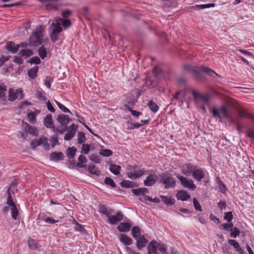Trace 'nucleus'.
Returning a JSON list of instances; mask_svg holds the SVG:
<instances>
[{
    "instance_id": "f257e3e1",
    "label": "nucleus",
    "mask_w": 254,
    "mask_h": 254,
    "mask_svg": "<svg viewBox=\"0 0 254 254\" xmlns=\"http://www.w3.org/2000/svg\"><path fill=\"white\" fill-rule=\"evenodd\" d=\"M184 68L186 70L192 72L196 79L198 80H200L204 78L203 72L209 74L211 73H215L217 76H219L213 70L206 66L193 67L190 65L186 64L184 66Z\"/></svg>"
},
{
    "instance_id": "f03ea898",
    "label": "nucleus",
    "mask_w": 254,
    "mask_h": 254,
    "mask_svg": "<svg viewBox=\"0 0 254 254\" xmlns=\"http://www.w3.org/2000/svg\"><path fill=\"white\" fill-rule=\"evenodd\" d=\"M211 113L214 118L221 120L229 118V111L225 105H223L218 108H213L211 110Z\"/></svg>"
},
{
    "instance_id": "7ed1b4c3",
    "label": "nucleus",
    "mask_w": 254,
    "mask_h": 254,
    "mask_svg": "<svg viewBox=\"0 0 254 254\" xmlns=\"http://www.w3.org/2000/svg\"><path fill=\"white\" fill-rule=\"evenodd\" d=\"M51 27L53 28V29L50 37L51 41L55 43L58 40L59 35L62 32L63 28L58 22L52 23Z\"/></svg>"
},
{
    "instance_id": "20e7f679",
    "label": "nucleus",
    "mask_w": 254,
    "mask_h": 254,
    "mask_svg": "<svg viewBox=\"0 0 254 254\" xmlns=\"http://www.w3.org/2000/svg\"><path fill=\"white\" fill-rule=\"evenodd\" d=\"M128 169L129 171L127 172V175L129 178L132 180H135L144 174L145 171L138 170L136 166H129Z\"/></svg>"
},
{
    "instance_id": "39448f33",
    "label": "nucleus",
    "mask_w": 254,
    "mask_h": 254,
    "mask_svg": "<svg viewBox=\"0 0 254 254\" xmlns=\"http://www.w3.org/2000/svg\"><path fill=\"white\" fill-rule=\"evenodd\" d=\"M176 177L180 181L181 183L184 188L189 189L191 190H194L196 189V186L194 184L193 181L186 177L177 174Z\"/></svg>"
},
{
    "instance_id": "423d86ee",
    "label": "nucleus",
    "mask_w": 254,
    "mask_h": 254,
    "mask_svg": "<svg viewBox=\"0 0 254 254\" xmlns=\"http://www.w3.org/2000/svg\"><path fill=\"white\" fill-rule=\"evenodd\" d=\"M161 179L165 185V189L174 188L176 186V180L172 176H167L166 174L163 173L161 175Z\"/></svg>"
},
{
    "instance_id": "0eeeda50",
    "label": "nucleus",
    "mask_w": 254,
    "mask_h": 254,
    "mask_svg": "<svg viewBox=\"0 0 254 254\" xmlns=\"http://www.w3.org/2000/svg\"><path fill=\"white\" fill-rule=\"evenodd\" d=\"M108 222L111 225H117L124 219V215L121 211H118L116 215L111 214L107 217Z\"/></svg>"
},
{
    "instance_id": "6e6552de",
    "label": "nucleus",
    "mask_w": 254,
    "mask_h": 254,
    "mask_svg": "<svg viewBox=\"0 0 254 254\" xmlns=\"http://www.w3.org/2000/svg\"><path fill=\"white\" fill-rule=\"evenodd\" d=\"M192 94L195 100L199 98L203 103L206 104H209L210 96L208 94H201L194 90L192 91Z\"/></svg>"
},
{
    "instance_id": "1a4fd4ad",
    "label": "nucleus",
    "mask_w": 254,
    "mask_h": 254,
    "mask_svg": "<svg viewBox=\"0 0 254 254\" xmlns=\"http://www.w3.org/2000/svg\"><path fill=\"white\" fill-rule=\"evenodd\" d=\"M158 180V177L156 174H149L144 181V185L145 186L150 187L154 185Z\"/></svg>"
},
{
    "instance_id": "9d476101",
    "label": "nucleus",
    "mask_w": 254,
    "mask_h": 254,
    "mask_svg": "<svg viewBox=\"0 0 254 254\" xmlns=\"http://www.w3.org/2000/svg\"><path fill=\"white\" fill-rule=\"evenodd\" d=\"M204 172L201 169H197L195 166L193 171L192 176L195 180L197 181H200L204 177Z\"/></svg>"
},
{
    "instance_id": "9b49d317",
    "label": "nucleus",
    "mask_w": 254,
    "mask_h": 254,
    "mask_svg": "<svg viewBox=\"0 0 254 254\" xmlns=\"http://www.w3.org/2000/svg\"><path fill=\"white\" fill-rule=\"evenodd\" d=\"M17 93H15L14 90L12 89H10L9 90L8 100L10 101H13L19 97V94L20 93V99L23 98L22 90L21 89H19L17 90Z\"/></svg>"
},
{
    "instance_id": "f8f14e48",
    "label": "nucleus",
    "mask_w": 254,
    "mask_h": 254,
    "mask_svg": "<svg viewBox=\"0 0 254 254\" xmlns=\"http://www.w3.org/2000/svg\"><path fill=\"white\" fill-rule=\"evenodd\" d=\"M195 166L190 164H185L182 166V173L186 176L192 175Z\"/></svg>"
},
{
    "instance_id": "ddd939ff",
    "label": "nucleus",
    "mask_w": 254,
    "mask_h": 254,
    "mask_svg": "<svg viewBox=\"0 0 254 254\" xmlns=\"http://www.w3.org/2000/svg\"><path fill=\"white\" fill-rule=\"evenodd\" d=\"M158 247V243L152 240L147 247V254H155L156 253Z\"/></svg>"
},
{
    "instance_id": "4468645a",
    "label": "nucleus",
    "mask_w": 254,
    "mask_h": 254,
    "mask_svg": "<svg viewBox=\"0 0 254 254\" xmlns=\"http://www.w3.org/2000/svg\"><path fill=\"white\" fill-rule=\"evenodd\" d=\"M58 122L63 126H66L71 120L68 117L64 114H61L57 118Z\"/></svg>"
},
{
    "instance_id": "2eb2a0df",
    "label": "nucleus",
    "mask_w": 254,
    "mask_h": 254,
    "mask_svg": "<svg viewBox=\"0 0 254 254\" xmlns=\"http://www.w3.org/2000/svg\"><path fill=\"white\" fill-rule=\"evenodd\" d=\"M6 49L8 51L13 54L16 53L19 49V45H15L13 42H8L6 44Z\"/></svg>"
},
{
    "instance_id": "dca6fc26",
    "label": "nucleus",
    "mask_w": 254,
    "mask_h": 254,
    "mask_svg": "<svg viewBox=\"0 0 254 254\" xmlns=\"http://www.w3.org/2000/svg\"><path fill=\"white\" fill-rule=\"evenodd\" d=\"M120 241L125 246H129L132 244V240L126 234H121L119 236Z\"/></svg>"
},
{
    "instance_id": "f3484780",
    "label": "nucleus",
    "mask_w": 254,
    "mask_h": 254,
    "mask_svg": "<svg viewBox=\"0 0 254 254\" xmlns=\"http://www.w3.org/2000/svg\"><path fill=\"white\" fill-rule=\"evenodd\" d=\"M43 42V39L36 37L30 36L29 39V45L33 47H37L41 45Z\"/></svg>"
},
{
    "instance_id": "a211bd4d",
    "label": "nucleus",
    "mask_w": 254,
    "mask_h": 254,
    "mask_svg": "<svg viewBox=\"0 0 254 254\" xmlns=\"http://www.w3.org/2000/svg\"><path fill=\"white\" fill-rule=\"evenodd\" d=\"M135 240H136V247L138 250H141L143 248L145 247L147 242L144 235H141V236L138 237Z\"/></svg>"
},
{
    "instance_id": "6ab92c4d",
    "label": "nucleus",
    "mask_w": 254,
    "mask_h": 254,
    "mask_svg": "<svg viewBox=\"0 0 254 254\" xmlns=\"http://www.w3.org/2000/svg\"><path fill=\"white\" fill-rule=\"evenodd\" d=\"M131 225L128 222L121 223L118 225L117 229L121 232L127 233L130 230Z\"/></svg>"
},
{
    "instance_id": "aec40b11",
    "label": "nucleus",
    "mask_w": 254,
    "mask_h": 254,
    "mask_svg": "<svg viewBox=\"0 0 254 254\" xmlns=\"http://www.w3.org/2000/svg\"><path fill=\"white\" fill-rule=\"evenodd\" d=\"M50 157L51 160L57 162L63 159L64 155L61 152H54L50 154Z\"/></svg>"
},
{
    "instance_id": "412c9836",
    "label": "nucleus",
    "mask_w": 254,
    "mask_h": 254,
    "mask_svg": "<svg viewBox=\"0 0 254 254\" xmlns=\"http://www.w3.org/2000/svg\"><path fill=\"white\" fill-rule=\"evenodd\" d=\"M228 243L230 245L234 247V248L236 249V251L239 254H244L243 250L240 247L239 244L237 242H236L235 240H232V239L229 240Z\"/></svg>"
},
{
    "instance_id": "4be33fe9",
    "label": "nucleus",
    "mask_w": 254,
    "mask_h": 254,
    "mask_svg": "<svg viewBox=\"0 0 254 254\" xmlns=\"http://www.w3.org/2000/svg\"><path fill=\"white\" fill-rule=\"evenodd\" d=\"M44 124L47 128H53V126H55L53 124L52 117L51 114H48L44 119Z\"/></svg>"
},
{
    "instance_id": "5701e85b",
    "label": "nucleus",
    "mask_w": 254,
    "mask_h": 254,
    "mask_svg": "<svg viewBox=\"0 0 254 254\" xmlns=\"http://www.w3.org/2000/svg\"><path fill=\"white\" fill-rule=\"evenodd\" d=\"M25 130L26 132L32 134L34 136H37L38 132L37 128L32 127L27 123L25 124Z\"/></svg>"
},
{
    "instance_id": "b1692460",
    "label": "nucleus",
    "mask_w": 254,
    "mask_h": 254,
    "mask_svg": "<svg viewBox=\"0 0 254 254\" xmlns=\"http://www.w3.org/2000/svg\"><path fill=\"white\" fill-rule=\"evenodd\" d=\"M237 113L240 118H249L254 121V117L248 114L244 108H240L237 109Z\"/></svg>"
},
{
    "instance_id": "393cba45",
    "label": "nucleus",
    "mask_w": 254,
    "mask_h": 254,
    "mask_svg": "<svg viewBox=\"0 0 254 254\" xmlns=\"http://www.w3.org/2000/svg\"><path fill=\"white\" fill-rule=\"evenodd\" d=\"M120 185L124 188H133L136 187V183L129 180H124L120 183Z\"/></svg>"
},
{
    "instance_id": "a878e982",
    "label": "nucleus",
    "mask_w": 254,
    "mask_h": 254,
    "mask_svg": "<svg viewBox=\"0 0 254 254\" xmlns=\"http://www.w3.org/2000/svg\"><path fill=\"white\" fill-rule=\"evenodd\" d=\"M44 31V28L42 26L40 25L38 26L35 31L32 33V35L33 37H36L37 38H41L43 39V32Z\"/></svg>"
},
{
    "instance_id": "bb28decb",
    "label": "nucleus",
    "mask_w": 254,
    "mask_h": 254,
    "mask_svg": "<svg viewBox=\"0 0 254 254\" xmlns=\"http://www.w3.org/2000/svg\"><path fill=\"white\" fill-rule=\"evenodd\" d=\"M59 23L60 25H61V23L62 24L64 28H68L70 25L71 24V21L69 19H64L62 18H57L56 19L55 23Z\"/></svg>"
},
{
    "instance_id": "cd10ccee",
    "label": "nucleus",
    "mask_w": 254,
    "mask_h": 254,
    "mask_svg": "<svg viewBox=\"0 0 254 254\" xmlns=\"http://www.w3.org/2000/svg\"><path fill=\"white\" fill-rule=\"evenodd\" d=\"M176 196L178 199L182 200V201L187 200L188 198L190 197V196L188 194L187 191L185 190H180L177 193Z\"/></svg>"
},
{
    "instance_id": "c85d7f7f",
    "label": "nucleus",
    "mask_w": 254,
    "mask_h": 254,
    "mask_svg": "<svg viewBox=\"0 0 254 254\" xmlns=\"http://www.w3.org/2000/svg\"><path fill=\"white\" fill-rule=\"evenodd\" d=\"M215 4L214 3H208L206 4H197L191 7V9L198 10L202 9H204L206 8L213 7H214Z\"/></svg>"
},
{
    "instance_id": "c756f323",
    "label": "nucleus",
    "mask_w": 254,
    "mask_h": 254,
    "mask_svg": "<svg viewBox=\"0 0 254 254\" xmlns=\"http://www.w3.org/2000/svg\"><path fill=\"white\" fill-rule=\"evenodd\" d=\"M132 192L134 194L139 196L144 195L145 193L148 192V189L145 188H140L139 189H132Z\"/></svg>"
},
{
    "instance_id": "7c9ffc66",
    "label": "nucleus",
    "mask_w": 254,
    "mask_h": 254,
    "mask_svg": "<svg viewBox=\"0 0 254 254\" xmlns=\"http://www.w3.org/2000/svg\"><path fill=\"white\" fill-rule=\"evenodd\" d=\"M39 67L38 66H35L28 70V75L32 79L35 78L37 76V72L38 71Z\"/></svg>"
},
{
    "instance_id": "2f4dec72",
    "label": "nucleus",
    "mask_w": 254,
    "mask_h": 254,
    "mask_svg": "<svg viewBox=\"0 0 254 254\" xmlns=\"http://www.w3.org/2000/svg\"><path fill=\"white\" fill-rule=\"evenodd\" d=\"M131 234L132 237L135 239L141 236L140 228L138 226H134L131 229Z\"/></svg>"
},
{
    "instance_id": "473e14b6",
    "label": "nucleus",
    "mask_w": 254,
    "mask_h": 254,
    "mask_svg": "<svg viewBox=\"0 0 254 254\" xmlns=\"http://www.w3.org/2000/svg\"><path fill=\"white\" fill-rule=\"evenodd\" d=\"M111 209H108L107 207H106L104 205L100 204L99 205V211L100 213L105 215L107 217L111 214L110 211Z\"/></svg>"
},
{
    "instance_id": "72a5a7b5",
    "label": "nucleus",
    "mask_w": 254,
    "mask_h": 254,
    "mask_svg": "<svg viewBox=\"0 0 254 254\" xmlns=\"http://www.w3.org/2000/svg\"><path fill=\"white\" fill-rule=\"evenodd\" d=\"M110 171L116 175H118L120 174L121 167L120 166L116 164H111L110 166Z\"/></svg>"
},
{
    "instance_id": "f704fd0d",
    "label": "nucleus",
    "mask_w": 254,
    "mask_h": 254,
    "mask_svg": "<svg viewBox=\"0 0 254 254\" xmlns=\"http://www.w3.org/2000/svg\"><path fill=\"white\" fill-rule=\"evenodd\" d=\"M78 162L77 163L76 165L77 167L79 168H84L86 166V165H83V163H86L87 161V160L85 156L83 155H80L78 158Z\"/></svg>"
},
{
    "instance_id": "c9c22d12",
    "label": "nucleus",
    "mask_w": 254,
    "mask_h": 254,
    "mask_svg": "<svg viewBox=\"0 0 254 254\" xmlns=\"http://www.w3.org/2000/svg\"><path fill=\"white\" fill-rule=\"evenodd\" d=\"M77 150L74 147H68L66 149V155L69 158L71 159L74 157Z\"/></svg>"
},
{
    "instance_id": "e433bc0d",
    "label": "nucleus",
    "mask_w": 254,
    "mask_h": 254,
    "mask_svg": "<svg viewBox=\"0 0 254 254\" xmlns=\"http://www.w3.org/2000/svg\"><path fill=\"white\" fill-rule=\"evenodd\" d=\"M164 4L167 7H175L177 5V0H163Z\"/></svg>"
},
{
    "instance_id": "4c0bfd02",
    "label": "nucleus",
    "mask_w": 254,
    "mask_h": 254,
    "mask_svg": "<svg viewBox=\"0 0 254 254\" xmlns=\"http://www.w3.org/2000/svg\"><path fill=\"white\" fill-rule=\"evenodd\" d=\"M147 105L150 110L153 113H156L158 111V106L153 101L151 100L149 101V102L147 104Z\"/></svg>"
},
{
    "instance_id": "58836bf2",
    "label": "nucleus",
    "mask_w": 254,
    "mask_h": 254,
    "mask_svg": "<svg viewBox=\"0 0 254 254\" xmlns=\"http://www.w3.org/2000/svg\"><path fill=\"white\" fill-rule=\"evenodd\" d=\"M160 197L164 203L167 205H172L175 202V200L171 197H167L163 195H161Z\"/></svg>"
},
{
    "instance_id": "ea45409f",
    "label": "nucleus",
    "mask_w": 254,
    "mask_h": 254,
    "mask_svg": "<svg viewBox=\"0 0 254 254\" xmlns=\"http://www.w3.org/2000/svg\"><path fill=\"white\" fill-rule=\"evenodd\" d=\"M154 76L158 79H160L163 76V72L161 69L158 67H155L153 70Z\"/></svg>"
},
{
    "instance_id": "a19ab883",
    "label": "nucleus",
    "mask_w": 254,
    "mask_h": 254,
    "mask_svg": "<svg viewBox=\"0 0 254 254\" xmlns=\"http://www.w3.org/2000/svg\"><path fill=\"white\" fill-rule=\"evenodd\" d=\"M28 247L31 249L36 250L39 249L37 242L34 240L32 239L28 240Z\"/></svg>"
},
{
    "instance_id": "79ce46f5",
    "label": "nucleus",
    "mask_w": 254,
    "mask_h": 254,
    "mask_svg": "<svg viewBox=\"0 0 254 254\" xmlns=\"http://www.w3.org/2000/svg\"><path fill=\"white\" fill-rule=\"evenodd\" d=\"M19 55L22 56L30 57L33 55V51L30 49H23L20 51Z\"/></svg>"
},
{
    "instance_id": "37998d69",
    "label": "nucleus",
    "mask_w": 254,
    "mask_h": 254,
    "mask_svg": "<svg viewBox=\"0 0 254 254\" xmlns=\"http://www.w3.org/2000/svg\"><path fill=\"white\" fill-rule=\"evenodd\" d=\"M38 53L39 56L41 57L42 59H44L47 57V52L46 48L44 46H41L38 50Z\"/></svg>"
},
{
    "instance_id": "c03bdc74",
    "label": "nucleus",
    "mask_w": 254,
    "mask_h": 254,
    "mask_svg": "<svg viewBox=\"0 0 254 254\" xmlns=\"http://www.w3.org/2000/svg\"><path fill=\"white\" fill-rule=\"evenodd\" d=\"M7 89L5 85L3 84H0V99L4 98L6 95Z\"/></svg>"
},
{
    "instance_id": "a18cd8bd",
    "label": "nucleus",
    "mask_w": 254,
    "mask_h": 254,
    "mask_svg": "<svg viewBox=\"0 0 254 254\" xmlns=\"http://www.w3.org/2000/svg\"><path fill=\"white\" fill-rule=\"evenodd\" d=\"M85 133L83 132H79L77 134V142L79 144L84 143L86 139Z\"/></svg>"
},
{
    "instance_id": "49530a36",
    "label": "nucleus",
    "mask_w": 254,
    "mask_h": 254,
    "mask_svg": "<svg viewBox=\"0 0 254 254\" xmlns=\"http://www.w3.org/2000/svg\"><path fill=\"white\" fill-rule=\"evenodd\" d=\"M11 214H12V217L13 219L16 220L17 217L19 214L18 211L17 210V208H16V206L15 205H13L10 208Z\"/></svg>"
},
{
    "instance_id": "de8ad7c7",
    "label": "nucleus",
    "mask_w": 254,
    "mask_h": 254,
    "mask_svg": "<svg viewBox=\"0 0 254 254\" xmlns=\"http://www.w3.org/2000/svg\"><path fill=\"white\" fill-rule=\"evenodd\" d=\"M218 185L219 190L222 193H225L227 190V188L226 187L225 185L220 180L219 178H218Z\"/></svg>"
},
{
    "instance_id": "09e8293b",
    "label": "nucleus",
    "mask_w": 254,
    "mask_h": 254,
    "mask_svg": "<svg viewBox=\"0 0 254 254\" xmlns=\"http://www.w3.org/2000/svg\"><path fill=\"white\" fill-rule=\"evenodd\" d=\"M51 141L52 142L51 146L53 148L56 145L60 144L59 142V137L57 134H55L53 135V136L51 137Z\"/></svg>"
},
{
    "instance_id": "8fccbe9b",
    "label": "nucleus",
    "mask_w": 254,
    "mask_h": 254,
    "mask_svg": "<svg viewBox=\"0 0 254 254\" xmlns=\"http://www.w3.org/2000/svg\"><path fill=\"white\" fill-rule=\"evenodd\" d=\"M230 236L232 238H235L237 236H239L240 232L238 228L237 227H234L231 229Z\"/></svg>"
},
{
    "instance_id": "3c124183",
    "label": "nucleus",
    "mask_w": 254,
    "mask_h": 254,
    "mask_svg": "<svg viewBox=\"0 0 254 254\" xmlns=\"http://www.w3.org/2000/svg\"><path fill=\"white\" fill-rule=\"evenodd\" d=\"M100 154L103 156L109 157L113 154V152L109 149H103L100 151Z\"/></svg>"
},
{
    "instance_id": "603ef678",
    "label": "nucleus",
    "mask_w": 254,
    "mask_h": 254,
    "mask_svg": "<svg viewBox=\"0 0 254 254\" xmlns=\"http://www.w3.org/2000/svg\"><path fill=\"white\" fill-rule=\"evenodd\" d=\"M88 170L89 172L92 174L99 175V174L98 169L95 165L88 166Z\"/></svg>"
},
{
    "instance_id": "864d4df0",
    "label": "nucleus",
    "mask_w": 254,
    "mask_h": 254,
    "mask_svg": "<svg viewBox=\"0 0 254 254\" xmlns=\"http://www.w3.org/2000/svg\"><path fill=\"white\" fill-rule=\"evenodd\" d=\"M104 183L105 184L108 185L112 188H115L116 187L115 183L110 177H106L105 179Z\"/></svg>"
},
{
    "instance_id": "5fc2aeb1",
    "label": "nucleus",
    "mask_w": 254,
    "mask_h": 254,
    "mask_svg": "<svg viewBox=\"0 0 254 254\" xmlns=\"http://www.w3.org/2000/svg\"><path fill=\"white\" fill-rule=\"evenodd\" d=\"M75 134V133H74V131H69L65 134L64 139L67 141L70 140L73 137Z\"/></svg>"
},
{
    "instance_id": "6e6d98bb",
    "label": "nucleus",
    "mask_w": 254,
    "mask_h": 254,
    "mask_svg": "<svg viewBox=\"0 0 254 254\" xmlns=\"http://www.w3.org/2000/svg\"><path fill=\"white\" fill-rule=\"evenodd\" d=\"M233 216L231 211L225 213L224 218L225 220H227L228 222H231L233 219Z\"/></svg>"
},
{
    "instance_id": "4d7b16f0",
    "label": "nucleus",
    "mask_w": 254,
    "mask_h": 254,
    "mask_svg": "<svg viewBox=\"0 0 254 254\" xmlns=\"http://www.w3.org/2000/svg\"><path fill=\"white\" fill-rule=\"evenodd\" d=\"M90 150V146L88 144H83L81 148V153L87 154Z\"/></svg>"
},
{
    "instance_id": "13d9d810",
    "label": "nucleus",
    "mask_w": 254,
    "mask_h": 254,
    "mask_svg": "<svg viewBox=\"0 0 254 254\" xmlns=\"http://www.w3.org/2000/svg\"><path fill=\"white\" fill-rule=\"evenodd\" d=\"M222 226L227 231H231V229L234 228L233 224L231 222H229L228 223L222 224Z\"/></svg>"
},
{
    "instance_id": "bf43d9fd",
    "label": "nucleus",
    "mask_w": 254,
    "mask_h": 254,
    "mask_svg": "<svg viewBox=\"0 0 254 254\" xmlns=\"http://www.w3.org/2000/svg\"><path fill=\"white\" fill-rule=\"evenodd\" d=\"M31 64H39L41 63V60L38 56L32 57L29 61Z\"/></svg>"
},
{
    "instance_id": "052dcab7",
    "label": "nucleus",
    "mask_w": 254,
    "mask_h": 254,
    "mask_svg": "<svg viewBox=\"0 0 254 254\" xmlns=\"http://www.w3.org/2000/svg\"><path fill=\"white\" fill-rule=\"evenodd\" d=\"M158 248L161 253L163 254L166 253V252L167 251V248L165 244L158 243Z\"/></svg>"
},
{
    "instance_id": "680f3d73",
    "label": "nucleus",
    "mask_w": 254,
    "mask_h": 254,
    "mask_svg": "<svg viewBox=\"0 0 254 254\" xmlns=\"http://www.w3.org/2000/svg\"><path fill=\"white\" fill-rule=\"evenodd\" d=\"M89 158L91 160H92V161H94L96 163H100V160L99 159V156L97 155L92 154L90 155Z\"/></svg>"
},
{
    "instance_id": "e2e57ef3",
    "label": "nucleus",
    "mask_w": 254,
    "mask_h": 254,
    "mask_svg": "<svg viewBox=\"0 0 254 254\" xmlns=\"http://www.w3.org/2000/svg\"><path fill=\"white\" fill-rule=\"evenodd\" d=\"M193 203L196 210L199 211L201 210L200 205L199 204L197 199L195 198L193 199Z\"/></svg>"
},
{
    "instance_id": "0e129e2a",
    "label": "nucleus",
    "mask_w": 254,
    "mask_h": 254,
    "mask_svg": "<svg viewBox=\"0 0 254 254\" xmlns=\"http://www.w3.org/2000/svg\"><path fill=\"white\" fill-rule=\"evenodd\" d=\"M20 3L19 2H16V3L9 4H4L0 5V7H1V8L11 7H13V6H18L20 5Z\"/></svg>"
},
{
    "instance_id": "69168bd1",
    "label": "nucleus",
    "mask_w": 254,
    "mask_h": 254,
    "mask_svg": "<svg viewBox=\"0 0 254 254\" xmlns=\"http://www.w3.org/2000/svg\"><path fill=\"white\" fill-rule=\"evenodd\" d=\"M71 12L70 10L69 9H67L66 10L63 11L62 13V15L64 18H67L70 14Z\"/></svg>"
},
{
    "instance_id": "338daca9",
    "label": "nucleus",
    "mask_w": 254,
    "mask_h": 254,
    "mask_svg": "<svg viewBox=\"0 0 254 254\" xmlns=\"http://www.w3.org/2000/svg\"><path fill=\"white\" fill-rule=\"evenodd\" d=\"M21 56H20L19 57L15 56L14 57V59L13 60V62H15V63L18 64H22L23 62V60L21 58Z\"/></svg>"
},
{
    "instance_id": "774afa93",
    "label": "nucleus",
    "mask_w": 254,
    "mask_h": 254,
    "mask_svg": "<svg viewBox=\"0 0 254 254\" xmlns=\"http://www.w3.org/2000/svg\"><path fill=\"white\" fill-rule=\"evenodd\" d=\"M139 200L142 201V202H146V201L148 200V201H150L151 200H152V198L150 197V196H147V195H142L141 197H140L139 198Z\"/></svg>"
}]
</instances>
